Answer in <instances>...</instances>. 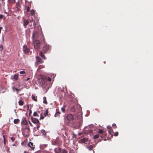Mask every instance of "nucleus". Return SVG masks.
<instances>
[{
  "instance_id": "f257e3e1",
  "label": "nucleus",
  "mask_w": 153,
  "mask_h": 153,
  "mask_svg": "<svg viewBox=\"0 0 153 153\" xmlns=\"http://www.w3.org/2000/svg\"><path fill=\"white\" fill-rule=\"evenodd\" d=\"M33 44L35 49H39L40 48V43L39 40H35L33 42Z\"/></svg>"
},
{
  "instance_id": "f03ea898",
  "label": "nucleus",
  "mask_w": 153,
  "mask_h": 153,
  "mask_svg": "<svg viewBox=\"0 0 153 153\" xmlns=\"http://www.w3.org/2000/svg\"><path fill=\"white\" fill-rule=\"evenodd\" d=\"M23 51L26 53L27 54L29 53V48H27L26 45H25L23 46Z\"/></svg>"
},
{
  "instance_id": "7ed1b4c3",
  "label": "nucleus",
  "mask_w": 153,
  "mask_h": 153,
  "mask_svg": "<svg viewBox=\"0 0 153 153\" xmlns=\"http://www.w3.org/2000/svg\"><path fill=\"white\" fill-rule=\"evenodd\" d=\"M39 84L42 86L44 85L45 84V80L42 78L39 79Z\"/></svg>"
},
{
  "instance_id": "20e7f679",
  "label": "nucleus",
  "mask_w": 153,
  "mask_h": 153,
  "mask_svg": "<svg viewBox=\"0 0 153 153\" xmlns=\"http://www.w3.org/2000/svg\"><path fill=\"white\" fill-rule=\"evenodd\" d=\"M36 62H38L39 63H43L44 61L39 57L36 56Z\"/></svg>"
},
{
  "instance_id": "39448f33",
  "label": "nucleus",
  "mask_w": 153,
  "mask_h": 153,
  "mask_svg": "<svg viewBox=\"0 0 153 153\" xmlns=\"http://www.w3.org/2000/svg\"><path fill=\"white\" fill-rule=\"evenodd\" d=\"M38 32L36 31H34L33 33V39H37L38 37Z\"/></svg>"
},
{
  "instance_id": "423d86ee",
  "label": "nucleus",
  "mask_w": 153,
  "mask_h": 153,
  "mask_svg": "<svg viewBox=\"0 0 153 153\" xmlns=\"http://www.w3.org/2000/svg\"><path fill=\"white\" fill-rule=\"evenodd\" d=\"M31 120L32 122L34 123L38 124L39 122L38 120L36 118L32 117Z\"/></svg>"
},
{
  "instance_id": "0eeeda50",
  "label": "nucleus",
  "mask_w": 153,
  "mask_h": 153,
  "mask_svg": "<svg viewBox=\"0 0 153 153\" xmlns=\"http://www.w3.org/2000/svg\"><path fill=\"white\" fill-rule=\"evenodd\" d=\"M49 48L50 46L49 45H46L43 47V51L45 53H46V52L49 49Z\"/></svg>"
},
{
  "instance_id": "6e6552de",
  "label": "nucleus",
  "mask_w": 153,
  "mask_h": 153,
  "mask_svg": "<svg viewBox=\"0 0 153 153\" xmlns=\"http://www.w3.org/2000/svg\"><path fill=\"white\" fill-rule=\"evenodd\" d=\"M28 146L32 149L34 150L35 148L33 146V143L30 142H29L28 144Z\"/></svg>"
},
{
  "instance_id": "1a4fd4ad",
  "label": "nucleus",
  "mask_w": 153,
  "mask_h": 153,
  "mask_svg": "<svg viewBox=\"0 0 153 153\" xmlns=\"http://www.w3.org/2000/svg\"><path fill=\"white\" fill-rule=\"evenodd\" d=\"M67 118L69 120H72L74 119V117L71 114H68L67 116Z\"/></svg>"
},
{
  "instance_id": "9d476101",
  "label": "nucleus",
  "mask_w": 153,
  "mask_h": 153,
  "mask_svg": "<svg viewBox=\"0 0 153 153\" xmlns=\"http://www.w3.org/2000/svg\"><path fill=\"white\" fill-rule=\"evenodd\" d=\"M29 22L27 20H24L23 21V25L25 27H26V26L28 24Z\"/></svg>"
},
{
  "instance_id": "9b49d317",
  "label": "nucleus",
  "mask_w": 153,
  "mask_h": 153,
  "mask_svg": "<svg viewBox=\"0 0 153 153\" xmlns=\"http://www.w3.org/2000/svg\"><path fill=\"white\" fill-rule=\"evenodd\" d=\"M39 55L43 59H46V57L43 54L42 52H40L39 53Z\"/></svg>"
},
{
  "instance_id": "f8f14e48",
  "label": "nucleus",
  "mask_w": 153,
  "mask_h": 153,
  "mask_svg": "<svg viewBox=\"0 0 153 153\" xmlns=\"http://www.w3.org/2000/svg\"><path fill=\"white\" fill-rule=\"evenodd\" d=\"M31 97L33 100L34 101H37V97H36L34 95H32L31 96Z\"/></svg>"
},
{
  "instance_id": "ddd939ff",
  "label": "nucleus",
  "mask_w": 153,
  "mask_h": 153,
  "mask_svg": "<svg viewBox=\"0 0 153 153\" xmlns=\"http://www.w3.org/2000/svg\"><path fill=\"white\" fill-rule=\"evenodd\" d=\"M19 104L20 105H22L24 104V102L22 100H19L18 102Z\"/></svg>"
},
{
  "instance_id": "4468645a",
  "label": "nucleus",
  "mask_w": 153,
  "mask_h": 153,
  "mask_svg": "<svg viewBox=\"0 0 153 153\" xmlns=\"http://www.w3.org/2000/svg\"><path fill=\"white\" fill-rule=\"evenodd\" d=\"M19 119H15L13 121V122L15 124H17L18 123V122H19Z\"/></svg>"
},
{
  "instance_id": "2eb2a0df",
  "label": "nucleus",
  "mask_w": 153,
  "mask_h": 153,
  "mask_svg": "<svg viewBox=\"0 0 153 153\" xmlns=\"http://www.w3.org/2000/svg\"><path fill=\"white\" fill-rule=\"evenodd\" d=\"M13 89V91H14L15 90L18 91H20L21 90V89H18L16 88H15L14 87H12Z\"/></svg>"
},
{
  "instance_id": "dca6fc26",
  "label": "nucleus",
  "mask_w": 153,
  "mask_h": 153,
  "mask_svg": "<svg viewBox=\"0 0 153 153\" xmlns=\"http://www.w3.org/2000/svg\"><path fill=\"white\" fill-rule=\"evenodd\" d=\"M43 100H43V102L45 104H47V101H46V97H43Z\"/></svg>"
},
{
  "instance_id": "f3484780",
  "label": "nucleus",
  "mask_w": 153,
  "mask_h": 153,
  "mask_svg": "<svg viewBox=\"0 0 153 153\" xmlns=\"http://www.w3.org/2000/svg\"><path fill=\"white\" fill-rule=\"evenodd\" d=\"M18 76L17 75L15 74L13 76V79L16 80L18 79Z\"/></svg>"
},
{
  "instance_id": "a211bd4d",
  "label": "nucleus",
  "mask_w": 153,
  "mask_h": 153,
  "mask_svg": "<svg viewBox=\"0 0 153 153\" xmlns=\"http://www.w3.org/2000/svg\"><path fill=\"white\" fill-rule=\"evenodd\" d=\"M107 128L108 129V131L109 133H110L111 130V127L109 126H108L107 127Z\"/></svg>"
},
{
  "instance_id": "6ab92c4d",
  "label": "nucleus",
  "mask_w": 153,
  "mask_h": 153,
  "mask_svg": "<svg viewBox=\"0 0 153 153\" xmlns=\"http://www.w3.org/2000/svg\"><path fill=\"white\" fill-rule=\"evenodd\" d=\"M41 132L42 134V135L44 136H45L46 135L45 131L44 130H42L41 131Z\"/></svg>"
},
{
  "instance_id": "aec40b11",
  "label": "nucleus",
  "mask_w": 153,
  "mask_h": 153,
  "mask_svg": "<svg viewBox=\"0 0 153 153\" xmlns=\"http://www.w3.org/2000/svg\"><path fill=\"white\" fill-rule=\"evenodd\" d=\"M65 107L64 106L63 107H62L61 108V110L63 112H65Z\"/></svg>"
},
{
  "instance_id": "412c9836",
  "label": "nucleus",
  "mask_w": 153,
  "mask_h": 153,
  "mask_svg": "<svg viewBox=\"0 0 153 153\" xmlns=\"http://www.w3.org/2000/svg\"><path fill=\"white\" fill-rule=\"evenodd\" d=\"M99 137V135L98 134L95 135L94 136V139H97V138H98Z\"/></svg>"
},
{
  "instance_id": "4be33fe9",
  "label": "nucleus",
  "mask_w": 153,
  "mask_h": 153,
  "mask_svg": "<svg viewBox=\"0 0 153 153\" xmlns=\"http://www.w3.org/2000/svg\"><path fill=\"white\" fill-rule=\"evenodd\" d=\"M93 146H90L87 147V148L89 150H91L93 148Z\"/></svg>"
},
{
  "instance_id": "5701e85b",
  "label": "nucleus",
  "mask_w": 153,
  "mask_h": 153,
  "mask_svg": "<svg viewBox=\"0 0 153 153\" xmlns=\"http://www.w3.org/2000/svg\"><path fill=\"white\" fill-rule=\"evenodd\" d=\"M59 112H57L56 113V114H55V117H57L58 116H59Z\"/></svg>"
},
{
  "instance_id": "b1692460",
  "label": "nucleus",
  "mask_w": 153,
  "mask_h": 153,
  "mask_svg": "<svg viewBox=\"0 0 153 153\" xmlns=\"http://www.w3.org/2000/svg\"><path fill=\"white\" fill-rule=\"evenodd\" d=\"M103 132V130L102 129H99L98 133L100 134H101Z\"/></svg>"
},
{
  "instance_id": "393cba45",
  "label": "nucleus",
  "mask_w": 153,
  "mask_h": 153,
  "mask_svg": "<svg viewBox=\"0 0 153 153\" xmlns=\"http://www.w3.org/2000/svg\"><path fill=\"white\" fill-rule=\"evenodd\" d=\"M34 11L33 10H31L30 11V13L32 15H33L34 13Z\"/></svg>"
},
{
  "instance_id": "a878e982",
  "label": "nucleus",
  "mask_w": 153,
  "mask_h": 153,
  "mask_svg": "<svg viewBox=\"0 0 153 153\" xmlns=\"http://www.w3.org/2000/svg\"><path fill=\"white\" fill-rule=\"evenodd\" d=\"M25 71H21L19 72V73L21 74H25Z\"/></svg>"
},
{
  "instance_id": "bb28decb",
  "label": "nucleus",
  "mask_w": 153,
  "mask_h": 153,
  "mask_svg": "<svg viewBox=\"0 0 153 153\" xmlns=\"http://www.w3.org/2000/svg\"><path fill=\"white\" fill-rule=\"evenodd\" d=\"M33 115L34 116H38V115L37 114L36 112H34L33 113Z\"/></svg>"
},
{
  "instance_id": "cd10ccee",
  "label": "nucleus",
  "mask_w": 153,
  "mask_h": 153,
  "mask_svg": "<svg viewBox=\"0 0 153 153\" xmlns=\"http://www.w3.org/2000/svg\"><path fill=\"white\" fill-rule=\"evenodd\" d=\"M62 153H67V152L65 150L63 149L62 150Z\"/></svg>"
},
{
  "instance_id": "c85d7f7f",
  "label": "nucleus",
  "mask_w": 153,
  "mask_h": 153,
  "mask_svg": "<svg viewBox=\"0 0 153 153\" xmlns=\"http://www.w3.org/2000/svg\"><path fill=\"white\" fill-rule=\"evenodd\" d=\"M118 132H116L114 134V135L115 136H117L118 135Z\"/></svg>"
},
{
  "instance_id": "c756f323",
  "label": "nucleus",
  "mask_w": 153,
  "mask_h": 153,
  "mask_svg": "<svg viewBox=\"0 0 153 153\" xmlns=\"http://www.w3.org/2000/svg\"><path fill=\"white\" fill-rule=\"evenodd\" d=\"M3 49V46L2 45H0V51H1Z\"/></svg>"
},
{
  "instance_id": "7c9ffc66",
  "label": "nucleus",
  "mask_w": 153,
  "mask_h": 153,
  "mask_svg": "<svg viewBox=\"0 0 153 153\" xmlns=\"http://www.w3.org/2000/svg\"><path fill=\"white\" fill-rule=\"evenodd\" d=\"M47 80H48L49 81H51V78L49 77H48L47 78Z\"/></svg>"
},
{
  "instance_id": "2f4dec72",
  "label": "nucleus",
  "mask_w": 153,
  "mask_h": 153,
  "mask_svg": "<svg viewBox=\"0 0 153 153\" xmlns=\"http://www.w3.org/2000/svg\"><path fill=\"white\" fill-rule=\"evenodd\" d=\"M45 67V66L44 65H40L39 66V68H43Z\"/></svg>"
},
{
  "instance_id": "473e14b6",
  "label": "nucleus",
  "mask_w": 153,
  "mask_h": 153,
  "mask_svg": "<svg viewBox=\"0 0 153 153\" xmlns=\"http://www.w3.org/2000/svg\"><path fill=\"white\" fill-rule=\"evenodd\" d=\"M4 17V16L2 14H0V19H2Z\"/></svg>"
},
{
  "instance_id": "72a5a7b5",
  "label": "nucleus",
  "mask_w": 153,
  "mask_h": 153,
  "mask_svg": "<svg viewBox=\"0 0 153 153\" xmlns=\"http://www.w3.org/2000/svg\"><path fill=\"white\" fill-rule=\"evenodd\" d=\"M10 139L12 141H13L14 139V138L13 137H11L10 138Z\"/></svg>"
},
{
  "instance_id": "f704fd0d",
  "label": "nucleus",
  "mask_w": 153,
  "mask_h": 153,
  "mask_svg": "<svg viewBox=\"0 0 153 153\" xmlns=\"http://www.w3.org/2000/svg\"><path fill=\"white\" fill-rule=\"evenodd\" d=\"M39 127H40V126L39 125H38L37 126V128H37V130H39Z\"/></svg>"
},
{
  "instance_id": "c9c22d12",
  "label": "nucleus",
  "mask_w": 153,
  "mask_h": 153,
  "mask_svg": "<svg viewBox=\"0 0 153 153\" xmlns=\"http://www.w3.org/2000/svg\"><path fill=\"white\" fill-rule=\"evenodd\" d=\"M2 29V27H0V34L1 33V30Z\"/></svg>"
},
{
  "instance_id": "e433bc0d",
  "label": "nucleus",
  "mask_w": 153,
  "mask_h": 153,
  "mask_svg": "<svg viewBox=\"0 0 153 153\" xmlns=\"http://www.w3.org/2000/svg\"><path fill=\"white\" fill-rule=\"evenodd\" d=\"M47 87V86L46 85V87ZM45 90H46V92L47 91V90H48V88H47L46 87H45Z\"/></svg>"
},
{
  "instance_id": "4c0bfd02",
  "label": "nucleus",
  "mask_w": 153,
  "mask_h": 153,
  "mask_svg": "<svg viewBox=\"0 0 153 153\" xmlns=\"http://www.w3.org/2000/svg\"><path fill=\"white\" fill-rule=\"evenodd\" d=\"M44 118L43 117L42 115L40 117V119H42Z\"/></svg>"
},
{
  "instance_id": "58836bf2",
  "label": "nucleus",
  "mask_w": 153,
  "mask_h": 153,
  "mask_svg": "<svg viewBox=\"0 0 153 153\" xmlns=\"http://www.w3.org/2000/svg\"><path fill=\"white\" fill-rule=\"evenodd\" d=\"M33 19H31V20H30V22H33Z\"/></svg>"
},
{
  "instance_id": "ea45409f",
  "label": "nucleus",
  "mask_w": 153,
  "mask_h": 153,
  "mask_svg": "<svg viewBox=\"0 0 153 153\" xmlns=\"http://www.w3.org/2000/svg\"><path fill=\"white\" fill-rule=\"evenodd\" d=\"M30 79V78H29H29H28L27 79V81H28V80H29Z\"/></svg>"
},
{
  "instance_id": "a19ab883",
  "label": "nucleus",
  "mask_w": 153,
  "mask_h": 153,
  "mask_svg": "<svg viewBox=\"0 0 153 153\" xmlns=\"http://www.w3.org/2000/svg\"><path fill=\"white\" fill-rule=\"evenodd\" d=\"M112 126L114 127V126H116V125L115 124H113V125H112Z\"/></svg>"
},
{
  "instance_id": "79ce46f5",
  "label": "nucleus",
  "mask_w": 153,
  "mask_h": 153,
  "mask_svg": "<svg viewBox=\"0 0 153 153\" xmlns=\"http://www.w3.org/2000/svg\"><path fill=\"white\" fill-rule=\"evenodd\" d=\"M30 126H32L31 123L30 122Z\"/></svg>"
},
{
  "instance_id": "37998d69",
  "label": "nucleus",
  "mask_w": 153,
  "mask_h": 153,
  "mask_svg": "<svg viewBox=\"0 0 153 153\" xmlns=\"http://www.w3.org/2000/svg\"><path fill=\"white\" fill-rule=\"evenodd\" d=\"M24 153H28L26 151H25L24 152Z\"/></svg>"
},
{
  "instance_id": "c03bdc74",
  "label": "nucleus",
  "mask_w": 153,
  "mask_h": 153,
  "mask_svg": "<svg viewBox=\"0 0 153 153\" xmlns=\"http://www.w3.org/2000/svg\"><path fill=\"white\" fill-rule=\"evenodd\" d=\"M45 153H49V152H45Z\"/></svg>"
},
{
  "instance_id": "a18cd8bd",
  "label": "nucleus",
  "mask_w": 153,
  "mask_h": 153,
  "mask_svg": "<svg viewBox=\"0 0 153 153\" xmlns=\"http://www.w3.org/2000/svg\"><path fill=\"white\" fill-rule=\"evenodd\" d=\"M59 151H60V149H59Z\"/></svg>"
}]
</instances>
